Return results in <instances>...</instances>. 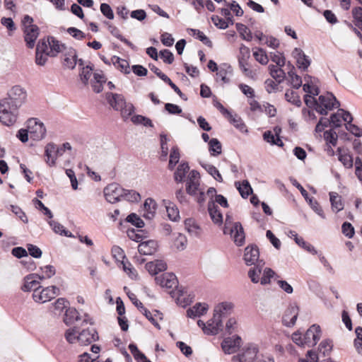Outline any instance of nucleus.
Masks as SVG:
<instances>
[{
	"label": "nucleus",
	"mask_w": 362,
	"mask_h": 362,
	"mask_svg": "<svg viewBox=\"0 0 362 362\" xmlns=\"http://www.w3.org/2000/svg\"><path fill=\"white\" fill-rule=\"evenodd\" d=\"M87 315H81L76 308L69 307V326L71 324H76L72 328L69 327V343L74 339H77L82 346H87L98 339V333L94 329H83L76 337L75 334L78 332L77 328L87 322Z\"/></svg>",
	"instance_id": "f257e3e1"
},
{
	"label": "nucleus",
	"mask_w": 362,
	"mask_h": 362,
	"mask_svg": "<svg viewBox=\"0 0 362 362\" xmlns=\"http://www.w3.org/2000/svg\"><path fill=\"white\" fill-rule=\"evenodd\" d=\"M321 335L322 332L320 327L318 325L314 324L310 327L303 335L299 330L295 332L292 334L291 339L298 346H308L310 347L317 343Z\"/></svg>",
	"instance_id": "f03ea898"
},
{
	"label": "nucleus",
	"mask_w": 362,
	"mask_h": 362,
	"mask_svg": "<svg viewBox=\"0 0 362 362\" xmlns=\"http://www.w3.org/2000/svg\"><path fill=\"white\" fill-rule=\"evenodd\" d=\"M18 109L8 100L0 101V122L6 126L13 125L18 117Z\"/></svg>",
	"instance_id": "7ed1b4c3"
},
{
	"label": "nucleus",
	"mask_w": 362,
	"mask_h": 362,
	"mask_svg": "<svg viewBox=\"0 0 362 362\" xmlns=\"http://www.w3.org/2000/svg\"><path fill=\"white\" fill-rule=\"evenodd\" d=\"M229 216H226V223L223 228L224 234H229L233 238L235 243L238 246H241L245 243V233L243 228L240 222H235L230 226Z\"/></svg>",
	"instance_id": "20e7f679"
},
{
	"label": "nucleus",
	"mask_w": 362,
	"mask_h": 362,
	"mask_svg": "<svg viewBox=\"0 0 362 362\" xmlns=\"http://www.w3.org/2000/svg\"><path fill=\"white\" fill-rule=\"evenodd\" d=\"M59 288L55 286L42 288L40 286L33 293V299L38 303H45L50 301L56 296L59 295Z\"/></svg>",
	"instance_id": "39448f33"
},
{
	"label": "nucleus",
	"mask_w": 362,
	"mask_h": 362,
	"mask_svg": "<svg viewBox=\"0 0 362 362\" xmlns=\"http://www.w3.org/2000/svg\"><path fill=\"white\" fill-rule=\"evenodd\" d=\"M339 105L340 103L334 95L332 93H327L325 95H320L319 97L316 111L321 115H327L328 110H332Z\"/></svg>",
	"instance_id": "423d86ee"
},
{
	"label": "nucleus",
	"mask_w": 362,
	"mask_h": 362,
	"mask_svg": "<svg viewBox=\"0 0 362 362\" xmlns=\"http://www.w3.org/2000/svg\"><path fill=\"white\" fill-rule=\"evenodd\" d=\"M26 98V90L20 86H14L9 90L8 98L2 100H8L13 107L18 108L25 103Z\"/></svg>",
	"instance_id": "0eeeda50"
},
{
	"label": "nucleus",
	"mask_w": 362,
	"mask_h": 362,
	"mask_svg": "<svg viewBox=\"0 0 362 362\" xmlns=\"http://www.w3.org/2000/svg\"><path fill=\"white\" fill-rule=\"evenodd\" d=\"M27 128L30 139L35 141H40L45 137L46 128L44 124L36 118H30L27 121Z\"/></svg>",
	"instance_id": "6e6552de"
},
{
	"label": "nucleus",
	"mask_w": 362,
	"mask_h": 362,
	"mask_svg": "<svg viewBox=\"0 0 362 362\" xmlns=\"http://www.w3.org/2000/svg\"><path fill=\"white\" fill-rule=\"evenodd\" d=\"M68 143L62 146H57L54 144H48L45 147L46 163L49 165H54L57 158L62 156L66 151Z\"/></svg>",
	"instance_id": "1a4fd4ad"
},
{
	"label": "nucleus",
	"mask_w": 362,
	"mask_h": 362,
	"mask_svg": "<svg viewBox=\"0 0 362 362\" xmlns=\"http://www.w3.org/2000/svg\"><path fill=\"white\" fill-rule=\"evenodd\" d=\"M258 347L255 344H249L240 352L232 357V362H252L257 358Z\"/></svg>",
	"instance_id": "9d476101"
},
{
	"label": "nucleus",
	"mask_w": 362,
	"mask_h": 362,
	"mask_svg": "<svg viewBox=\"0 0 362 362\" xmlns=\"http://www.w3.org/2000/svg\"><path fill=\"white\" fill-rule=\"evenodd\" d=\"M124 189L117 183L110 184L104 189V195L106 200L112 204L119 202L124 195Z\"/></svg>",
	"instance_id": "9b49d317"
},
{
	"label": "nucleus",
	"mask_w": 362,
	"mask_h": 362,
	"mask_svg": "<svg viewBox=\"0 0 362 362\" xmlns=\"http://www.w3.org/2000/svg\"><path fill=\"white\" fill-rule=\"evenodd\" d=\"M241 342L240 337L234 335L224 339L221 343V348L226 354H233L239 349Z\"/></svg>",
	"instance_id": "f8f14e48"
},
{
	"label": "nucleus",
	"mask_w": 362,
	"mask_h": 362,
	"mask_svg": "<svg viewBox=\"0 0 362 362\" xmlns=\"http://www.w3.org/2000/svg\"><path fill=\"white\" fill-rule=\"evenodd\" d=\"M40 41H45V45L47 46V54L49 57H55L58 53L61 52L66 48L64 44L61 43L59 40H56L53 37H48L47 38H43Z\"/></svg>",
	"instance_id": "ddd939ff"
},
{
	"label": "nucleus",
	"mask_w": 362,
	"mask_h": 362,
	"mask_svg": "<svg viewBox=\"0 0 362 362\" xmlns=\"http://www.w3.org/2000/svg\"><path fill=\"white\" fill-rule=\"evenodd\" d=\"M155 280L161 287L167 288H176L178 284L177 279L173 273H165L159 276H156Z\"/></svg>",
	"instance_id": "4468645a"
},
{
	"label": "nucleus",
	"mask_w": 362,
	"mask_h": 362,
	"mask_svg": "<svg viewBox=\"0 0 362 362\" xmlns=\"http://www.w3.org/2000/svg\"><path fill=\"white\" fill-rule=\"evenodd\" d=\"M199 173L197 170H192L188 176L186 190L189 195H195L199 187Z\"/></svg>",
	"instance_id": "2eb2a0df"
},
{
	"label": "nucleus",
	"mask_w": 362,
	"mask_h": 362,
	"mask_svg": "<svg viewBox=\"0 0 362 362\" xmlns=\"http://www.w3.org/2000/svg\"><path fill=\"white\" fill-rule=\"evenodd\" d=\"M298 315V307L296 305H290L285 311L282 322L283 324L288 327L293 326L296 322Z\"/></svg>",
	"instance_id": "dca6fc26"
},
{
	"label": "nucleus",
	"mask_w": 362,
	"mask_h": 362,
	"mask_svg": "<svg viewBox=\"0 0 362 362\" xmlns=\"http://www.w3.org/2000/svg\"><path fill=\"white\" fill-rule=\"evenodd\" d=\"M54 313L57 316H63V321L66 325H68L67 315L68 306L67 300L65 298H58L53 304Z\"/></svg>",
	"instance_id": "f3484780"
},
{
	"label": "nucleus",
	"mask_w": 362,
	"mask_h": 362,
	"mask_svg": "<svg viewBox=\"0 0 362 362\" xmlns=\"http://www.w3.org/2000/svg\"><path fill=\"white\" fill-rule=\"evenodd\" d=\"M24 38L27 46L29 48H33L35 40L39 35V28L37 25H29L24 28Z\"/></svg>",
	"instance_id": "a211bd4d"
},
{
	"label": "nucleus",
	"mask_w": 362,
	"mask_h": 362,
	"mask_svg": "<svg viewBox=\"0 0 362 362\" xmlns=\"http://www.w3.org/2000/svg\"><path fill=\"white\" fill-rule=\"evenodd\" d=\"M47 46L45 41H39L36 47L35 63L39 66H44L49 54H47Z\"/></svg>",
	"instance_id": "6ab92c4d"
},
{
	"label": "nucleus",
	"mask_w": 362,
	"mask_h": 362,
	"mask_svg": "<svg viewBox=\"0 0 362 362\" xmlns=\"http://www.w3.org/2000/svg\"><path fill=\"white\" fill-rule=\"evenodd\" d=\"M106 100L110 105L115 110L119 111L125 105L126 101L122 95L107 93Z\"/></svg>",
	"instance_id": "aec40b11"
},
{
	"label": "nucleus",
	"mask_w": 362,
	"mask_h": 362,
	"mask_svg": "<svg viewBox=\"0 0 362 362\" xmlns=\"http://www.w3.org/2000/svg\"><path fill=\"white\" fill-rule=\"evenodd\" d=\"M293 56L296 59L297 66L303 71L306 70L310 64V60L300 48H295L292 52Z\"/></svg>",
	"instance_id": "412c9836"
},
{
	"label": "nucleus",
	"mask_w": 362,
	"mask_h": 362,
	"mask_svg": "<svg viewBox=\"0 0 362 362\" xmlns=\"http://www.w3.org/2000/svg\"><path fill=\"white\" fill-rule=\"evenodd\" d=\"M206 327L207 329H204V333L211 335L217 334L223 328L221 319L218 318L214 315L213 318L207 322Z\"/></svg>",
	"instance_id": "4be33fe9"
},
{
	"label": "nucleus",
	"mask_w": 362,
	"mask_h": 362,
	"mask_svg": "<svg viewBox=\"0 0 362 362\" xmlns=\"http://www.w3.org/2000/svg\"><path fill=\"white\" fill-rule=\"evenodd\" d=\"M37 279L38 277L35 274H31L25 276L24 283L21 288L22 290L28 292L32 290L34 291L35 290L38 289L40 286Z\"/></svg>",
	"instance_id": "5701e85b"
},
{
	"label": "nucleus",
	"mask_w": 362,
	"mask_h": 362,
	"mask_svg": "<svg viewBox=\"0 0 362 362\" xmlns=\"http://www.w3.org/2000/svg\"><path fill=\"white\" fill-rule=\"evenodd\" d=\"M233 308V305L231 303H221L215 307L214 315L222 320L230 314Z\"/></svg>",
	"instance_id": "b1692460"
},
{
	"label": "nucleus",
	"mask_w": 362,
	"mask_h": 362,
	"mask_svg": "<svg viewBox=\"0 0 362 362\" xmlns=\"http://www.w3.org/2000/svg\"><path fill=\"white\" fill-rule=\"evenodd\" d=\"M157 242L153 240L141 242L138 245V251L144 255H153L157 250Z\"/></svg>",
	"instance_id": "393cba45"
},
{
	"label": "nucleus",
	"mask_w": 362,
	"mask_h": 362,
	"mask_svg": "<svg viewBox=\"0 0 362 362\" xmlns=\"http://www.w3.org/2000/svg\"><path fill=\"white\" fill-rule=\"evenodd\" d=\"M259 256L257 246H247L245 250L244 259L247 265H252L258 260Z\"/></svg>",
	"instance_id": "a878e982"
},
{
	"label": "nucleus",
	"mask_w": 362,
	"mask_h": 362,
	"mask_svg": "<svg viewBox=\"0 0 362 362\" xmlns=\"http://www.w3.org/2000/svg\"><path fill=\"white\" fill-rule=\"evenodd\" d=\"M145 267L151 275H156L158 272L165 271L167 269V264L164 261L158 259L146 263Z\"/></svg>",
	"instance_id": "bb28decb"
},
{
	"label": "nucleus",
	"mask_w": 362,
	"mask_h": 362,
	"mask_svg": "<svg viewBox=\"0 0 362 362\" xmlns=\"http://www.w3.org/2000/svg\"><path fill=\"white\" fill-rule=\"evenodd\" d=\"M208 211L212 221L215 224H221L223 222L222 214L219 211L218 206L215 204L214 200L208 202Z\"/></svg>",
	"instance_id": "cd10ccee"
},
{
	"label": "nucleus",
	"mask_w": 362,
	"mask_h": 362,
	"mask_svg": "<svg viewBox=\"0 0 362 362\" xmlns=\"http://www.w3.org/2000/svg\"><path fill=\"white\" fill-rule=\"evenodd\" d=\"M207 310L208 305L206 303H198L187 310V316L191 318L200 317L204 315Z\"/></svg>",
	"instance_id": "c85d7f7f"
},
{
	"label": "nucleus",
	"mask_w": 362,
	"mask_h": 362,
	"mask_svg": "<svg viewBox=\"0 0 362 362\" xmlns=\"http://www.w3.org/2000/svg\"><path fill=\"white\" fill-rule=\"evenodd\" d=\"M269 69L271 76L278 82V83H281L284 81L286 78V73L282 69V67L271 64L269 66Z\"/></svg>",
	"instance_id": "c756f323"
},
{
	"label": "nucleus",
	"mask_w": 362,
	"mask_h": 362,
	"mask_svg": "<svg viewBox=\"0 0 362 362\" xmlns=\"http://www.w3.org/2000/svg\"><path fill=\"white\" fill-rule=\"evenodd\" d=\"M111 62L120 71L127 74L130 73L129 62L117 56H113L111 58Z\"/></svg>",
	"instance_id": "7c9ffc66"
},
{
	"label": "nucleus",
	"mask_w": 362,
	"mask_h": 362,
	"mask_svg": "<svg viewBox=\"0 0 362 362\" xmlns=\"http://www.w3.org/2000/svg\"><path fill=\"white\" fill-rule=\"evenodd\" d=\"M189 167L187 162L181 163L174 173V179L177 182H182Z\"/></svg>",
	"instance_id": "2f4dec72"
},
{
	"label": "nucleus",
	"mask_w": 362,
	"mask_h": 362,
	"mask_svg": "<svg viewBox=\"0 0 362 362\" xmlns=\"http://www.w3.org/2000/svg\"><path fill=\"white\" fill-rule=\"evenodd\" d=\"M56 273L55 268L52 265H46L40 268L39 272L36 273L40 280L48 279L52 277Z\"/></svg>",
	"instance_id": "473e14b6"
},
{
	"label": "nucleus",
	"mask_w": 362,
	"mask_h": 362,
	"mask_svg": "<svg viewBox=\"0 0 362 362\" xmlns=\"http://www.w3.org/2000/svg\"><path fill=\"white\" fill-rule=\"evenodd\" d=\"M287 66L290 69L288 71V76L290 78L291 84L293 88L298 89L302 86L301 78L293 71L294 66L290 62H288Z\"/></svg>",
	"instance_id": "72a5a7b5"
},
{
	"label": "nucleus",
	"mask_w": 362,
	"mask_h": 362,
	"mask_svg": "<svg viewBox=\"0 0 362 362\" xmlns=\"http://www.w3.org/2000/svg\"><path fill=\"white\" fill-rule=\"evenodd\" d=\"M329 199L332 205V209L336 213L344 209L341 197L337 192H330Z\"/></svg>",
	"instance_id": "f704fd0d"
},
{
	"label": "nucleus",
	"mask_w": 362,
	"mask_h": 362,
	"mask_svg": "<svg viewBox=\"0 0 362 362\" xmlns=\"http://www.w3.org/2000/svg\"><path fill=\"white\" fill-rule=\"evenodd\" d=\"M166 211L168 218L173 221H177L180 219V213L175 204L170 202H165Z\"/></svg>",
	"instance_id": "c9c22d12"
},
{
	"label": "nucleus",
	"mask_w": 362,
	"mask_h": 362,
	"mask_svg": "<svg viewBox=\"0 0 362 362\" xmlns=\"http://www.w3.org/2000/svg\"><path fill=\"white\" fill-rule=\"evenodd\" d=\"M235 185L243 198L245 199L252 193V189L247 180H244L242 184L236 182Z\"/></svg>",
	"instance_id": "e433bc0d"
},
{
	"label": "nucleus",
	"mask_w": 362,
	"mask_h": 362,
	"mask_svg": "<svg viewBox=\"0 0 362 362\" xmlns=\"http://www.w3.org/2000/svg\"><path fill=\"white\" fill-rule=\"evenodd\" d=\"M264 140L267 142L276 145L278 146H282L283 142L277 135L272 134L271 131H266L263 134Z\"/></svg>",
	"instance_id": "4c0bfd02"
},
{
	"label": "nucleus",
	"mask_w": 362,
	"mask_h": 362,
	"mask_svg": "<svg viewBox=\"0 0 362 362\" xmlns=\"http://www.w3.org/2000/svg\"><path fill=\"white\" fill-rule=\"evenodd\" d=\"M285 99L297 107L301 105V100L298 93L292 90H287L285 93Z\"/></svg>",
	"instance_id": "58836bf2"
},
{
	"label": "nucleus",
	"mask_w": 362,
	"mask_h": 362,
	"mask_svg": "<svg viewBox=\"0 0 362 362\" xmlns=\"http://www.w3.org/2000/svg\"><path fill=\"white\" fill-rule=\"evenodd\" d=\"M263 264V263H259L257 265L250 269L248 272L249 277L250 278L251 281L255 284H257L259 281V276L262 273V268Z\"/></svg>",
	"instance_id": "ea45409f"
},
{
	"label": "nucleus",
	"mask_w": 362,
	"mask_h": 362,
	"mask_svg": "<svg viewBox=\"0 0 362 362\" xmlns=\"http://www.w3.org/2000/svg\"><path fill=\"white\" fill-rule=\"evenodd\" d=\"M237 129L240 131L244 132H247V128L245 124L243 123L242 119L237 115H233L231 113V116H226Z\"/></svg>",
	"instance_id": "a19ab883"
},
{
	"label": "nucleus",
	"mask_w": 362,
	"mask_h": 362,
	"mask_svg": "<svg viewBox=\"0 0 362 362\" xmlns=\"http://www.w3.org/2000/svg\"><path fill=\"white\" fill-rule=\"evenodd\" d=\"M255 49L253 52L255 60L262 65H266L269 62L266 52L262 48H256Z\"/></svg>",
	"instance_id": "79ce46f5"
},
{
	"label": "nucleus",
	"mask_w": 362,
	"mask_h": 362,
	"mask_svg": "<svg viewBox=\"0 0 362 362\" xmlns=\"http://www.w3.org/2000/svg\"><path fill=\"white\" fill-rule=\"evenodd\" d=\"M209 146L211 155L216 156L221 153V144L217 139H211L209 141Z\"/></svg>",
	"instance_id": "37998d69"
},
{
	"label": "nucleus",
	"mask_w": 362,
	"mask_h": 362,
	"mask_svg": "<svg viewBox=\"0 0 362 362\" xmlns=\"http://www.w3.org/2000/svg\"><path fill=\"white\" fill-rule=\"evenodd\" d=\"M121 264L124 272H126L132 279L137 278V272L128 260H122Z\"/></svg>",
	"instance_id": "c03bdc74"
},
{
	"label": "nucleus",
	"mask_w": 362,
	"mask_h": 362,
	"mask_svg": "<svg viewBox=\"0 0 362 362\" xmlns=\"http://www.w3.org/2000/svg\"><path fill=\"white\" fill-rule=\"evenodd\" d=\"M236 29L243 40L246 41L252 40V33L247 26L242 23H236Z\"/></svg>",
	"instance_id": "a18cd8bd"
},
{
	"label": "nucleus",
	"mask_w": 362,
	"mask_h": 362,
	"mask_svg": "<svg viewBox=\"0 0 362 362\" xmlns=\"http://www.w3.org/2000/svg\"><path fill=\"white\" fill-rule=\"evenodd\" d=\"M48 223L55 233L60 235L68 236V231L66 230L65 227L59 222L49 221Z\"/></svg>",
	"instance_id": "49530a36"
},
{
	"label": "nucleus",
	"mask_w": 362,
	"mask_h": 362,
	"mask_svg": "<svg viewBox=\"0 0 362 362\" xmlns=\"http://www.w3.org/2000/svg\"><path fill=\"white\" fill-rule=\"evenodd\" d=\"M202 166L216 180L220 182H223L222 176L215 166L211 164H204Z\"/></svg>",
	"instance_id": "de8ad7c7"
},
{
	"label": "nucleus",
	"mask_w": 362,
	"mask_h": 362,
	"mask_svg": "<svg viewBox=\"0 0 362 362\" xmlns=\"http://www.w3.org/2000/svg\"><path fill=\"white\" fill-rule=\"evenodd\" d=\"M310 206L312 208V209L318 215L320 216L321 218H325V215L323 212V210L322 209V207L320 206V205L319 204V203L317 202V200H315V199L313 198H309L308 199V200H306Z\"/></svg>",
	"instance_id": "09e8293b"
},
{
	"label": "nucleus",
	"mask_w": 362,
	"mask_h": 362,
	"mask_svg": "<svg viewBox=\"0 0 362 362\" xmlns=\"http://www.w3.org/2000/svg\"><path fill=\"white\" fill-rule=\"evenodd\" d=\"M319 351L324 356L328 355L332 349V343L329 339L323 340L319 345Z\"/></svg>",
	"instance_id": "8fccbe9b"
},
{
	"label": "nucleus",
	"mask_w": 362,
	"mask_h": 362,
	"mask_svg": "<svg viewBox=\"0 0 362 362\" xmlns=\"http://www.w3.org/2000/svg\"><path fill=\"white\" fill-rule=\"evenodd\" d=\"M185 228L187 231L193 235L198 236L199 235V227L196 225L192 219H187L185 221Z\"/></svg>",
	"instance_id": "3c124183"
},
{
	"label": "nucleus",
	"mask_w": 362,
	"mask_h": 362,
	"mask_svg": "<svg viewBox=\"0 0 362 362\" xmlns=\"http://www.w3.org/2000/svg\"><path fill=\"white\" fill-rule=\"evenodd\" d=\"M296 244L310 253L313 255L317 254V251L315 250V247L309 243L305 242L303 238H296Z\"/></svg>",
	"instance_id": "603ef678"
},
{
	"label": "nucleus",
	"mask_w": 362,
	"mask_h": 362,
	"mask_svg": "<svg viewBox=\"0 0 362 362\" xmlns=\"http://www.w3.org/2000/svg\"><path fill=\"white\" fill-rule=\"evenodd\" d=\"M122 197H124L126 200L132 202H137L141 199V196L139 192L134 190H128L125 189Z\"/></svg>",
	"instance_id": "864d4df0"
},
{
	"label": "nucleus",
	"mask_w": 362,
	"mask_h": 362,
	"mask_svg": "<svg viewBox=\"0 0 362 362\" xmlns=\"http://www.w3.org/2000/svg\"><path fill=\"white\" fill-rule=\"evenodd\" d=\"M276 273L270 268H265L263 272V276L259 280L262 285L269 284L271 282V279L274 277Z\"/></svg>",
	"instance_id": "5fc2aeb1"
},
{
	"label": "nucleus",
	"mask_w": 362,
	"mask_h": 362,
	"mask_svg": "<svg viewBox=\"0 0 362 362\" xmlns=\"http://www.w3.org/2000/svg\"><path fill=\"white\" fill-rule=\"evenodd\" d=\"M92 71H93V68L91 66H90L89 65L83 66L82 69H81L80 77H81V81L84 84L88 83V81L90 76L92 75Z\"/></svg>",
	"instance_id": "6e6d98bb"
},
{
	"label": "nucleus",
	"mask_w": 362,
	"mask_h": 362,
	"mask_svg": "<svg viewBox=\"0 0 362 362\" xmlns=\"http://www.w3.org/2000/svg\"><path fill=\"white\" fill-rule=\"evenodd\" d=\"M191 32L192 33L193 36L199 39L204 45L209 47L211 46V41L204 34L203 32L196 29H191Z\"/></svg>",
	"instance_id": "4d7b16f0"
},
{
	"label": "nucleus",
	"mask_w": 362,
	"mask_h": 362,
	"mask_svg": "<svg viewBox=\"0 0 362 362\" xmlns=\"http://www.w3.org/2000/svg\"><path fill=\"white\" fill-rule=\"evenodd\" d=\"M354 23L358 28H362V8L356 7L352 10Z\"/></svg>",
	"instance_id": "13d9d810"
},
{
	"label": "nucleus",
	"mask_w": 362,
	"mask_h": 362,
	"mask_svg": "<svg viewBox=\"0 0 362 362\" xmlns=\"http://www.w3.org/2000/svg\"><path fill=\"white\" fill-rule=\"evenodd\" d=\"M126 220L136 228H142L144 226L143 220L134 213L129 214Z\"/></svg>",
	"instance_id": "bf43d9fd"
},
{
	"label": "nucleus",
	"mask_w": 362,
	"mask_h": 362,
	"mask_svg": "<svg viewBox=\"0 0 362 362\" xmlns=\"http://www.w3.org/2000/svg\"><path fill=\"white\" fill-rule=\"evenodd\" d=\"M160 146H161V157L163 160H165L168 154V147L167 146V142L168 141V138L167 135L164 134H161L160 135Z\"/></svg>",
	"instance_id": "052dcab7"
},
{
	"label": "nucleus",
	"mask_w": 362,
	"mask_h": 362,
	"mask_svg": "<svg viewBox=\"0 0 362 362\" xmlns=\"http://www.w3.org/2000/svg\"><path fill=\"white\" fill-rule=\"evenodd\" d=\"M187 240L185 235L178 233L175 239L174 245L177 250H183L187 246Z\"/></svg>",
	"instance_id": "680f3d73"
},
{
	"label": "nucleus",
	"mask_w": 362,
	"mask_h": 362,
	"mask_svg": "<svg viewBox=\"0 0 362 362\" xmlns=\"http://www.w3.org/2000/svg\"><path fill=\"white\" fill-rule=\"evenodd\" d=\"M121 112V116L123 118L124 121L128 119L129 116L132 115V114L134 111V107L132 103H125V105L122 107V108L119 110Z\"/></svg>",
	"instance_id": "e2e57ef3"
},
{
	"label": "nucleus",
	"mask_w": 362,
	"mask_h": 362,
	"mask_svg": "<svg viewBox=\"0 0 362 362\" xmlns=\"http://www.w3.org/2000/svg\"><path fill=\"white\" fill-rule=\"evenodd\" d=\"M112 254L113 257L117 261V262H122V260L125 259L126 257L124 255V252L123 250L119 247V246H113L112 248Z\"/></svg>",
	"instance_id": "0e129e2a"
},
{
	"label": "nucleus",
	"mask_w": 362,
	"mask_h": 362,
	"mask_svg": "<svg viewBox=\"0 0 362 362\" xmlns=\"http://www.w3.org/2000/svg\"><path fill=\"white\" fill-rule=\"evenodd\" d=\"M279 84L273 79L268 78L264 82L265 90L269 93H274L278 90Z\"/></svg>",
	"instance_id": "69168bd1"
},
{
	"label": "nucleus",
	"mask_w": 362,
	"mask_h": 362,
	"mask_svg": "<svg viewBox=\"0 0 362 362\" xmlns=\"http://www.w3.org/2000/svg\"><path fill=\"white\" fill-rule=\"evenodd\" d=\"M160 57L165 63L168 64H172L174 61V55L168 49H163L160 51Z\"/></svg>",
	"instance_id": "338daca9"
},
{
	"label": "nucleus",
	"mask_w": 362,
	"mask_h": 362,
	"mask_svg": "<svg viewBox=\"0 0 362 362\" xmlns=\"http://www.w3.org/2000/svg\"><path fill=\"white\" fill-rule=\"evenodd\" d=\"M341 230L343 234L349 238H353L354 235V228L349 222H344L342 224Z\"/></svg>",
	"instance_id": "774afa93"
}]
</instances>
